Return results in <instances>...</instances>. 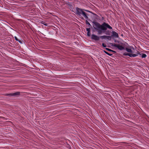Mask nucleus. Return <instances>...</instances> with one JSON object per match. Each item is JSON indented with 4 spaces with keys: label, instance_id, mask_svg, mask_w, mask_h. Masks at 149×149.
<instances>
[{
    "label": "nucleus",
    "instance_id": "obj_15",
    "mask_svg": "<svg viewBox=\"0 0 149 149\" xmlns=\"http://www.w3.org/2000/svg\"><path fill=\"white\" fill-rule=\"evenodd\" d=\"M147 56V55L146 54H142L141 57L142 58H145Z\"/></svg>",
    "mask_w": 149,
    "mask_h": 149
},
{
    "label": "nucleus",
    "instance_id": "obj_17",
    "mask_svg": "<svg viewBox=\"0 0 149 149\" xmlns=\"http://www.w3.org/2000/svg\"><path fill=\"white\" fill-rule=\"evenodd\" d=\"M102 46L104 47H106V45L104 43H102Z\"/></svg>",
    "mask_w": 149,
    "mask_h": 149
},
{
    "label": "nucleus",
    "instance_id": "obj_19",
    "mask_svg": "<svg viewBox=\"0 0 149 149\" xmlns=\"http://www.w3.org/2000/svg\"><path fill=\"white\" fill-rule=\"evenodd\" d=\"M136 54H137V56L138 55V54H139V55H141V54H140V52H137Z\"/></svg>",
    "mask_w": 149,
    "mask_h": 149
},
{
    "label": "nucleus",
    "instance_id": "obj_16",
    "mask_svg": "<svg viewBox=\"0 0 149 149\" xmlns=\"http://www.w3.org/2000/svg\"><path fill=\"white\" fill-rule=\"evenodd\" d=\"M93 15H94L96 17H98V16L96 14L94 13H92Z\"/></svg>",
    "mask_w": 149,
    "mask_h": 149
},
{
    "label": "nucleus",
    "instance_id": "obj_8",
    "mask_svg": "<svg viewBox=\"0 0 149 149\" xmlns=\"http://www.w3.org/2000/svg\"><path fill=\"white\" fill-rule=\"evenodd\" d=\"M112 37V36H106L105 35L102 36H100V38L102 39H105V38H107L109 40H111Z\"/></svg>",
    "mask_w": 149,
    "mask_h": 149
},
{
    "label": "nucleus",
    "instance_id": "obj_5",
    "mask_svg": "<svg viewBox=\"0 0 149 149\" xmlns=\"http://www.w3.org/2000/svg\"><path fill=\"white\" fill-rule=\"evenodd\" d=\"M91 36V39L95 40V41H98L100 40V37L95 35L94 34H92Z\"/></svg>",
    "mask_w": 149,
    "mask_h": 149
},
{
    "label": "nucleus",
    "instance_id": "obj_1",
    "mask_svg": "<svg viewBox=\"0 0 149 149\" xmlns=\"http://www.w3.org/2000/svg\"><path fill=\"white\" fill-rule=\"evenodd\" d=\"M92 23H93V26L94 29L97 32L98 35L105 33L107 35H110V31L109 30H106L107 28L111 29H112V28L108 24L104 22L101 24L95 21H93Z\"/></svg>",
    "mask_w": 149,
    "mask_h": 149
},
{
    "label": "nucleus",
    "instance_id": "obj_13",
    "mask_svg": "<svg viewBox=\"0 0 149 149\" xmlns=\"http://www.w3.org/2000/svg\"><path fill=\"white\" fill-rule=\"evenodd\" d=\"M89 20V19L88 20ZM87 20H88L86 19V24L88 25V26H89V27H91V25L90 23Z\"/></svg>",
    "mask_w": 149,
    "mask_h": 149
},
{
    "label": "nucleus",
    "instance_id": "obj_9",
    "mask_svg": "<svg viewBox=\"0 0 149 149\" xmlns=\"http://www.w3.org/2000/svg\"><path fill=\"white\" fill-rule=\"evenodd\" d=\"M112 34L111 35L112 36L118 38L119 37L118 34L115 31H113L112 32Z\"/></svg>",
    "mask_w": 149,
    "mask_h": 149
},
{
    "label": "nucleus",
    "instance_id": "obj_25",
    "mask_svg": "<svg viewBox=\"0 0 149 149\" xmlns=\"http://www.w3.org/2000/svg\"><path fill=\"white\" fill-rule=\"evenodd\" d=\"M115 42H118V41L117 42V41H116V40H115Z\"/></svg>",
    "mask_w": 149,
    "mask_h": 149
},
{
    "label": "nucleus",
    "instance_id": "obj_20",
    "mask_svg": "<svg viewBox=\"0 0 149 149\" xmlns=\"http://www.w3.org/2000/svg\"><path fill=\"white\" fill-rule=\"evenodd\" d=\"M15 38L16 41H18L19 39L17 38L16 36L15 37Z\"/></svg>",
    "mask_w": 149,
    "mask_h": 149
},
{
    "label": "nucleus",
    "instance_id": "obj_18",
    "mask_svg": "<svg viewBox=\"0 0 149 149\" xmlns=\"http://www.w3.org/2000/svg\"><path fill=\"white\" fill-rule=\"evenodd\" d=\"M84 11H87V12H88L90 13H92H92H93V12H91V11H89V10H85V9H84Z\"/></svg>",
    "mask_w": 149,
    "mask_h": 149
},
{
    "label": "nucleus",
    "instance_id": "obj_24",
    "mask_svg": "<svg viewBox=\"0 0 149 149\" xmlns=\"http://www.w3.org/2000/svg\"><path fill=\"white\" fill-rule=\"evenodd\" d=\"M118 143H116V144H117V145H119V144H118Z\"/></svg>",
    "mask_w": 149,
    "mask_h": 149
},
{
    "label": "nucleus",
    "instance_id": "obj_22",
    "mask_svg": "<svg viewBox=\"0 0 149 149\" xmlns=\"http://www.w3.org/2000/svg\"><path fill=\"white\" fill-rule=\"evenodd\" d=\"M43 24L45 25V26H47V24L46 23H45V24Z\"/></svg>",
    "mask_w": 149,
    "mask_h": 149
},
{
    "label": "nucleus",
    "instance_id": "obj_12",
    "mask_svg": "<svg viewBox=\"0 0 149 149\" xmlns=\"http://www.w3.org/2000/svg\"><path fill=\"white\" fill-rule=\"evenodd\" d=\"M105 49L107 50V51H109V52H113L114 53H116V51H113V50H111V49H109L108 48H105Z\"/></svg>",
    "mask_w": 149,
    "mask_h": 149
},
{
    "label": "nucleus",
    "instance_id": "obj_23",
    "mask_svg": "<svg viewBox=\"0 0 149 149\" xmlns=\"http://www.w3.org/2000/svg\"><path fill=\"white\" fill-rule=\"evenodd\" d=\"M126 143L125 142H122L121 143Z\"/></svg>",
    "mask_w": 149,
    "mask_h": 149
},
{
    "label": "nucleus",
    "instance_id": "obj_7",
    "mask_svg": "<svg viewBox=\"0 0 149 149\" xmlns=\"http://www.w3.org/2000/svg\"><path fill=\"white\" fill-rule=\"evenodd\" d=\"M123 55L124 56H128L130 57H135L137 56V54H133L132 53H128L127 52L123 53Z\"/></svg>",
    "mask_w": 149,
    "mask_h": 149
},
{
    "label": "nucleus",
    "instance_id": "obj_11",
    "mask_svg": "<svg viewBox=\"0 0 149 149\" xmlns=\"http://www.w3.org/2000/svg\"><path fill=\"white\" fill-rule=\"evenodd\" d=\"M125 49L128 52L131 53H132V50L131 49L125 48Z\"/></svg>",
    "mask_w": 149,
    "mask_h": 149
},
{
    "label": "nucleus",
    "instance_id": "obj_10",
    "mask_svg": "<svg viewBox=\"0 0 149 149\" xmlns=\"http://www.w3.org/2000/svg\"><path fill=\"white\" fill-rule=\"evenodd\" d=\"M86 30L88 31L87 33V36L88 37H90L91 36L90 28H87L86 29Z\"/></svg>",
    "mask_w": 149,
    "mask_h": 149
},
{
    "label": "nucleus",
    "instance_id": "obj_3",
    "mask_svg": "<svg viewBox=\"0 0 149 149\" xmlns=\"http://www.w3.org/2000/svg\"><path fill=\"white\" fill-rule=\"evenodd\" d=\"M121 44L122 45H120L119 44L114 43L112 45V46L117 48L118 49L120 50L125 49V48L124 47L125 44L122 43H121Z\"/></svg>",
    "mask_w": 149,
    "mask_h": 149
},
{
    "label": "nucleus",
    "instance_id": "obj_14",
    "mask_svg": "<svg viewBox=\"0 0 149 149\" xmlns=\"http://www.w3.org/2000/svg\"><path fill=\"white\" fill-rule=\"evenodd\" d=\"M103 51L106 54L108 55L109 56H111L112 55V54L109 53L108 52H107L105 50H104Z\"/></svg>",
    "mask_w": 149,
    "mask_h": 149
},
{
    "label": "nucleus",
    "instance_id": "obj_2",
    "mask_svg": "<svg viewBox=\"0 0 149 149\" xmlns=\"http://www.w3.org/2000/svg\"><path fill=\"white\" fill-rule=\"evenodd\" d=\"M76 12L75 13L78 15L79 17L83 20L84 19V17L86 19L88 20L89 19L88 17V15L84 11V9L76 7Z\"/></svg>",
    "mask_w": 149,
    "mask_h": 149
},
{
    "label": "nucleus",
    "instance_id": "obj_6",
    "mask_svg": "<svg viewBox=\"0 0 149 149\" xmlns=\"http://www.w3.org/2000/svg\"><path fill=\"white\" fill-rule=\"evenodd\" d=\"M65 4L68 7V8L71 11L74 12V7L69 2H68L66 3Z\"/></svg>",
    "mask_w": 149,
    "mask_h": 149
},
{
    "label": "nucleus",
    "instance_id": "obj_4",
    "mask_svg": "<svg viewBox=\"0 0 149 149\" xmlns=\"http://www.w3.org/2000/svg\"><path fill=\"white\" fill-rule=\"evenodd\" d=\"M20 92H17L14 93H10L6 94V95L9 97L15 96L18 97L20 95Z\"/></svg>",
    "mask_w": 149,
    "mask_h": 149
},
{
    "label": "nucleus",
    "instance_id": "obj_21",
    "mask_svg": "<svg viewBox=\"0 0 149 149\" xmlns=\"http://www.w3.org/2000/svg\"><path fill=\"white\" fill-rule=\"evenodd\" d=\"M18 41L19 42V43H20L21 44H22V41L21 40H19Z\"/></svg>",
    "mask_w": 149,
    "mask_h": 149
}]
</instances>
